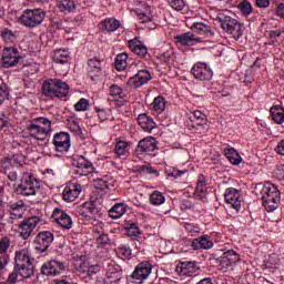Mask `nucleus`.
Wrapping results in <instances>:
<instances>
[{"label": "nucleus", "instance_id": "f257e3e1", "mask_svg": "<svg viewBox=\"0 0 284 284\" xmlns=\"http://www.w3.org/2000/svg\"><path fill=\"white\" fill-rule=\"evenodd\" d=\"M262 199V204L266 212H274L278 209V203H281V192L278 187L272 183L260 184L256 186Z\"/></svg>", "mask_w": 284, "mask_h": 284}, {"label": "nucleus", "instance_id": "f03ea898", "mask_svg": "<svg viewBox=\"0 0 284 284\" xmlns=\"http://www.w3.org/2000/svg\"><path fill=\"white\" fill-rule=\"evenodd\" d=\"M70 85L60 79H48L42 84V94L49 99H63L68 97Z\"/></svg>", "mask_w": 284, "mask_h": 284}, {"label": "nucleus", "instance_id": "7ed1b4c3", "mask_svg": "<svg viewBox=\"0 0 284 284\" xmlns=\"http://www.w3.org/2000/svg\"><path fill=\"white\" fill-rule=\"evenodd\" d=\"M217 21L221 23V28L232 34L235 41H239L243 37V23L236 18L229 16L227 13H219Z\"/></svg>", "mask_w": 284, "mask_h": 284}, {"label": "nucleus", "instance_id": "20e7f679", "mask_svg": "<svg viewBox=\"0 0 284 284\" xmlns=\"http://www.w3.org/2000/svg\"><path fill=\"white\" fill-rule=\"evenodd\" d=\"M45 20V10L43 9H27L20 17V23L26 28H37Z\"/></svg>", "mask_w": 284, "mask_h": 284}, {"label": "nucleus", "instance_id": "39448f33", "mask_svg": "<svg viewBox=\"0 0 284 284\" xmlns=\"http://www.w3.org/2000/svg\"><path fill=\"white\" fill-rule=\"evenodd\" d=\"M37 190H39V181L37 178L30 173H24L21 183L18 185V192H20L22 196H34Z\"/></svg>", "mask_w": 284, "mask_h": 284}, {"label": "nucleus", "instance_id": "423d86ee", "mask_svg": "<svg viewBox=\"0 0 284 284\" xmlns=\"http://www.w3.org/2000/svg\"><path fill=\"white\" fill-rule=\"evenodd\" d=\"M54 241V233L50 231H41L37 234L33 246L37 252L43 254V252H48V247L52 245Z\"/></svg>", "mask_w": 284, "mask_h": 284}, {"label": "nucleus", "instance_id": "0eeeda50", "mask_svg": "<svg viewBox=\"0 0 284 284\" xmlns=\"http://www.w3.org/2000/svg\"><path fill=\"white\" fill-rule=\"evenodd\" d=\"M73 174H79L80 176H88L94 172V166L92 163L83 156L77 155L73 158L72 162Z\"/></svg>", "mask_w": 284, "mask_h": 284}, {"label": "nucleus", "instance_id": "6e6552de", "mask_svg": "<svg viewBox=\"0 0 284 284\" xmlns=\"http://www.w3.org/2000/svg\"><path fill=\"white\" fill-rule=\"evenodd\" d=\"M191 73L197 81H212V77H214L212 68L205 62L195 63L191 69Z\"/></svg>", "mask_w": 284, "mask_h": 284}, {"label": "nucleus", "instance_id": "1a4fd4ad", "mask_svg": "<svg viewBox=\"0 0 284 284\" xmlns=\"http://www.w3.org/2000/svg\"><path fill=\"white\" fill-rule=\"evenodd\" d=\"M21 54L19 49L16 47H6L2 50V67L3 68H14L19 63Z\"/></svg>", "mask_w": 284, "mask_h": 284}, {"label": "nucleus", "instance_id": "9d476101", "mask_svg": "<svg viewBox=\"0 0 284 284\" xmlns=\"http://www.w3.org/2000/svg\"><path fill=\"white\" fill-rule=\"evenodd\" d=\"M52 143L55 148V152H70L71 141H70V133L61 131L53 135Z\"/></svg>", "mask_w": 284, "mask_h": 284}, {"label": "nucleus", "instance_id": "9b49d317", "mask_svg": "<svg viewBox=\"0 0 284 284\" xmlns=\"http://www.w3.org/2000/svg\"><path fill=\"white\" fill-rule=\"evenodd\" d=\"M39 223H41V217L39 216H31V217L24 219L19 225L20 236H22V239L24 240L30 239V236L32 235V232H34Z\"/></svg>", "mask_w": 284, "mask_h": 284}, {"label": "nucleus", "instance_id": "f8f14e48", "mask_svg": "<svg viewBox=\"0 0 284 284\" xmlns=\"http://www.w3.org/2000/svg\"><path fill=\"white\" fill-rule=\"evenodd\" d=\"M62 272H65V264L57 260L45 262L41 267L43 276H59Z\"/></svg>", "mask_w": 284, "mask_h": 284}, {"label": "nucleus", "instance_id": "ddd939ff", "mask_svg": "<svg viewBox=\"0 0 284 284\" xmlns=\"http://www.w3.org/2000/svg\"><path fill=\"white\" fill-rule=\"evenodd\" d=\"M152 274V265L150 262H141L135 266L131 277L136 283H143Z\"/></svg>", "mask_w": 284, "mask_h": 284}, {"label": "nucleus", "instance_id": "4468645a", "mask_svg": "<svg viewBox=\"0 0 284 284\" xmlns=\"http://www.w3.org/2000/svg\"><path fill=\"white\" fill-rule=\"evenodd\" d=\"M152 80V74L148 70H140L138 74L131 77L128 81V85L134 88L135 90L142 88Z\"/></svg>", "mask_w": 284, "mask_h": 284}, {"label": "nucleus", "instance_id": "2eb2a0df", "mask_svg": "<svg viewBox=\"0 0 284 284\" xmlns=\"http://www.w3.org/2000/svg\"><path fill=\"white\" fill-rule=\"evenodd\" d=\"M136 152L139 154H148L149 156H156V139L145 138L138 144Z\"/></svg>", "mask_w": 284, "mask_h": 284}, {"label": "nucleus", "instance_id": "dca6fc26", "mask_svg": "<svg viewBox=\"0 0 284 284\" xmlns=\"http://www.w3.org/2000/svg\"><path fill=\"white\" fill-rule=\"evenodd\" d=\"M75 270H82L83 273H87L88 276H94V274H99L101 267L99 265H89L88 262H85V256H78L74 257L73 263Z\"/></svg>", "mask_w": 284, "mask_h": 284}, {"label": "nucleus", "instance_id": "f3484780", "mask_svg": "<svg viewBox=\"0 0 284 284\" xmlns=\"http://www.w3.org/2000/svg\"><path fill=\"white\" fill-rule=\"evenodd\" d=\"M224 200L229 205H232L233 210L239 212L241 210V192L234 187H229L225 190Z\"/></svg>", "mask_w": 284, "mask_h": 284}, {"label": "nucleus", "instance_id": "a211bd4d", "mask_svg": "<svg viewBox=\"0 0 284 284\" xmlns=\"http://www.w3.org/2000/svg\"><path fill=\"white\" fill-rule=\"evenodd\" d=\"M51 216L55 221V223H58V225H60L64 230L72 229V217L63 212V210L59 207L54 209Z\"/></svg>", "mask_w": 284, "mask_h": 284}, {"label": "nucleus", "instance_id": "6ab92c4d", "mask_svg": "<svg viewBox=\"0 0 284 284\" xmlns=\"http://www.w3.org/2000/svg\"><path fill=\"white\" fill-rule=\"evenodd\" d=\"M194 197L202 203L207 202V180L205 175H199Z\"/></svg>", "mask_w": 284, "mask_h": 284}, {"label": "nucleus", "instance_id": "aec40b11", "mask_svg": "<svg viewBox=\"0 0 284 284\" xmlns=\"http://www.w3.org/2000/svg\"><path fill=\"white\" fill-rule=\"evenodd\" d=\"M199 270V263L196 261L180 262L176 266V272L182 276H192Z\"/></svg>", "mask_w": 284, "mask_h": 284}, {"label": "nucleus", "instance_id": "412c9836", "mask_svg": "<svg viewBox=\"0 0 284 284\" xmlns=\"http://www.w3.org/2000/svg\"><path fill=\"white\" fill-rule=\"evenodd\" d=\"M175 43L179 47L196 45V43H201V38L195 37L192 32H185L175 37Z\"/></svg>", "mask_w": 284, "mask_h": 284}, {"label": "nucleus", "instance_id": "4be33fe9", "mask_svg": "<svg viewBox=\"0 0 284 284\" xmlns=\"http://www.w3.org/2000/svg\"><path fill=\"white\" fill-rule=\"evenodd\" d=\"M192 250H212L214 242L210 240V235L204 234L197 239H193L191 243Z\"/></svg>", "mask_w": 284, "mask_h": 284}, {"label": "nucleus", "instance_id": "5701e85b", "mask_svg": "<svg viewBox=\"0 0 284 284\" xmlns=\"http://www.w3.org/2000/svg\"><path fill=\"white\" fill-rule=\"evenodd\" d=\"M129 48L133 54H136V57H140V59H144V57H148V47L143 44L139 40V38H134L132 40H129Z\"/></svg>", "mask_w": 284, "mask_h": 284}, {"label": "nucleus", "instance_id": "b1692460", "mask_svg": "<svg viewBox=\"0 0 284 284\" xmlns=\"http://www.w3.org/2000/svg\"><path fill=\"white\" fill-rule=\"evenodd\" d=\"M27 130L29 131L31 139H37L38 141H45L48 134H50L49 131L36 124L34 122H31Z\"/></svg>", "mask_w": 284, "mask_h": 284}, {"label": "nucleus", "instance_id": "393cba45", "mask_svg": "<svg viewBox=\"0 0 284 284\" xmlns=\"http://www.w3.org/2000/svg\"><path fill=\"white\" fill-rule=\"evenodd\" d=\"M106 278L109 283L118 284L121 278H123V272H121V267L115 266L114 264H109L106 268Z\"/></svg>", "mask_w": 284, "mask_h": 284}, {"label": "nucleus", "instance_id": "a878e982", "mask_svg": "<svg viewBox=\"0 0 284 284\" xmlns=\"http://www.w3.org/2000/svg\"><path fill=\"white\" fill-rule=\"evenodd\" d=\"M138 123L145 132H152V130L156 128V122H154V119L148 115V113H141L138 116Z\"/></svg>", "mask_w": 284, "mask_h": 284}, {"label": "nucleus", "instance_id": "bb28decb", "mask_svg": "<svg viewBox=\"0 0 284 284\" xmlns=\"http://www.w3.org/2000/svg\"><path fill=\"white\" fill-rule=\"evenodd\" d=\"M224 155L232 165H241V163L243 162V158L233 146L225 148Z\"/></svg>", "mask_w": 284, "mask_h": 284}, {"label": "nucleus", "instance_id": "cd10ccee", "mask_svg": "<svg viewBox=\"0 0 284 284\" xmlns=\"http://www.w3.org/2000/svg\"><path fill=\"white\" fill-rule=\"evenodd\" d=\"M100 28L105 32H116L121 28V22L115 18H106L100 22Z\"/></svg>", "mask_w": 284, "mask_h": 284}, {"label": "nucleus", "instance_id": "c85d7f7f", "mask_svg": "<svg viewBox=\"0 0 284 284\" xmlns=\"http://www.w3.org/2000/svg\"><path fill=\"white\" fill-rule=\"evenodd\" d=\"M271 119L277 125H283L284 123V109L281 105H275L271 108Z\"/></svg>", "mask_w": 284, "mask_h": 284}, {"label": "nucleus", "instance_id": "c756f323", "mask_svg": "<svg viewBox=\"0 0 284 284\" xmlns=\"http://www.w3.org/2000/svg\"><path fill=\"white\" fill-rule=\"evenodd\" d=\"M190 28L193 32H196L197 34H206L207 37L212 34V27H210V24H206L205 22H193Z\"/></svg>", "mask_w": 284, "mask_h": 284}, {"label": "nucleus", "instance_id": "7c9ffc66", "mask_svg": "<svg viewBox=\"0 0 284 284\" xmlns=\"http://www.w3.org/2000/svg\"><path fill=\"white\" fill-rule=\"evenodd\" d=\"M30 263H32V260L30 258V253L28 252V250L23 248L16 252V266H21Z\"/></svg>", "mask_w": 284, "mask_h": 284}, {"label": "nucleus", "instance_id": "2f4dec72", "mask_svg": "<svg viewBox=\"0 0 284 284\" xmlns=\"http://www.w3.org/2000/svg\"><path fill=\"white\" fill-rule=\"evenodd\" d=\"M16 268L19 276H21L22 278H30V276L34 274V266L32 265V263L18 265L16 266Z\"/></svg>", "mask_w": 284, "mask_h": 284}, {"label": "nucleus", "instance_id": "473e14b6", "mask_svg": "<svg viewBox=\"0 0 284 284\" xmlns=\"http://www.w3.org/2000/svg\"><path fill=\"white\" fill-rule=\"evenodd\" d=\"M128 61H130L128 53H119L115 58V70H118V72H123V70L128 68Z\"/></svg>", "mask_w": 284, "mask_h": 284}, {"label": "nucleus", "instance_id": "72a5a7b5", "mask_svg": "<svg viewBox=\"0 0 284 284\" xmlns=\"http://www.w3.org/2000/svg\"><path fill=\"white\" fill-rule=\"evenodd\" d=\"M181 225L189 236H199L201 234V226L196 223L182 222Z\"/></svg>", "mask_w": 284, "mask_h": 284}, {"label": "nucleus", "instance_id": "f704fd0d", "mask_svg": "<svg viewBox=\"0 0 284 284\" xmlns=\"http://www.w3.org/2000/svg\"><path fill=\"white\" fill-rule=\"evenodd\" d=\"M126 212L128 207L125 206V204L118 203L109 211V215L111 216V219H121V216H123V214H125Z\"/></svg>", "mask_w": 284, "mask_h": 284}, {"label": "nucleus", "instance_id": "c9c22d12", "mask_svg": "<svg viewBox=\"0 0 284 284\" xmlns=\"http://www.w3.org/2000/svg\"><path fill=\"white\" fill-rule=\"evenodd\" d=\"M9 207L11 210V215L14 216V219H23V210L26 207L23 202L10 203Z\"/></svg>", "mask_w": 284, "mask_h": 284}, {"label": "nucleus", "instance_id": "e433bc0d", "mask_svg": "<svg viewBox=\"0 0 284 284\" xmlns=\"http://www.w3.org/2000/svg\"><path fill=\"white\" fill-rule=\"evenodd\" d=\"M222 258L234 266L239 263V261H241V255H239V253H236L234 250H229L223 253Z\"/></svg>", "mask_w": 284, "mask_h": 284}, {"label": "nucleus", "instance_id": "4c0bfd02", "mask_svg": "<svg viewBox=\"0 0 284 284\" xmlns=\"http://www.w3.org/2000/svg\"><path fill=\"white\" fill-rule=\"evenodd\" d=\"M151 205L159 206L165 203V194L161 191H153L150 195Z\"/></svg>", "mask_w": 284, "mask_h": 284}, {"label": "nucleus", "instance_id": "58836bf2", "mask_svg": "<svg viewBox=\"0 0 284 284\" xmlns=\"http://www.w3.org/2000/svg\"><path fill=\"white\" fill-rule=\"evenodd\" d=\"M103 59L92 58L89 60V72H93V74H100L102 68Z\"/></svg>", "mask_w": 284, "mask_h": 284}, {"label": "nucleus", "instance_id": "ea45409f", "mask_svg": "<svg viewBox=\"0 0 284 284\" xmlns=\"http://www.w3.org/2000/svg\"><path fill=\"white\" fill-rule=\"evenodd\" d=\"M153 110L158 112V114H161V112L165 111V106L168 105V102L165 101V98L159 95L156 97L153 102L151 103Z\"/></svg>", "mask_w": 284, "mask_h": 284}, {"label": "nucleus", "instance_id": "a19ab883", "mask_svg": "<svg viewBox=\"0 0 284 284\" xmlns=\"http://www.w3.org/2000/svg\"><path fill=\"white\" fill-rule=\"evenodd\" d=\"M109 94L115 101H119V99H125V93L123 92V89L121 87H119L118 84H112L110 87Z\"/></svg>", "mask_w": 284, "mask_h": 284}, {"label": "nucleus", "instance_id": "79ce46f5", "mask_svg": "<svg viewBox=\"0 0 284 284\" xmlns=\"http://www.w3.org/2000/svg\"><path fill=\"white\" fill-rule=\"evenodd\" d=\"M31 123L43 128L47 132H52V122L48 118H36Z\"/></svg>", "mask_w": 284, "mask_h": 284}, {"label": "nucleus", "instance_id": "37998d69", "mask_svg": "<svg viewBox=\"0 0 284 284\" xmlns=\"http://www.w3.org/2000/svg\"><path fill=\"white\" fill-rule=\"evenodd\" d=\"M93 210L94 209L85 205L78 206L75 211V216H79L80 219H91Z\"/></svg>", "mask_w": 284, "mask_h": 284}, {"label": "nucleus", "instance_id": "c03bdc74", "mask_svg": "<svg viewBox=\"0 0 284 284\" xmlns=\"http://www.w3.org/2000/svg\"><path fill=\"white\" fill-rule=\"evenodd\" d=\"M116 254L120 258H122L123 261L130 258L132 256V248H130V246L125 245V244H121L118 248H116Z\"/></svg>", "mask_w": 284, "mask_h": 284}, {"label": "nucleus", "instance_id": "a18cd8bd", "mask_svg": "<svg viewBox=\"0 0 284 284\" xmlns=\"http://www.w3.org/2000/svg\"><path fill=\"white\" fill-rule=\"evenodd\" d=\"M57 7L60 10V12L70 14V12H72V0H59L57 2Z\"/></svg>", "mask_w": 284, "mask_h": 284}, {"label": "nucleus", "instance_id": "49530a36", "mask_svg": "<svg viewBox=\"0 0 284 284\" xmlns=\"http://www.w3.org/2000/svg\"><path fill=\"white\" fill-rule=\"evenodd\" d=\"M115 154H118V156H128V154H130V151L128 149V142H118L115 144Z\"/></svg>", "mask_w": 284, "mask_h": 284}, {"label": "nucleus", "instance_id": "de8ad7c7", "mask_svg": "<svg viewBox=\"0 0 284 284\" xmlns=\"http://www.w3.org/2000/svg\"><path fill=\"white\" fill-rule=\"evenodd\" d=\"M0 34L7 43H14V41H17V33L12 32L10 29H3Z\"/></svg>", "mask_w": 284, "mask_h": 284}, {"label": "nucleus", "instance_id": "09e8293b", "mask_svg": "<svg viewBox=\"0 0 284 284\" xmlns=\"http://www.w3.org/2000/svg\"><path fill=\"white\" fill-rule=\"evenodd\" d=\"M93 185L97 190H108L110 187V181L108 176L98 178L93 181Z\"/></svg>", "mask_w": 284, "mask_h": 284}, {"label": "nucleus", "instance_id": "8fccbe9b", "mask_svg": "<svg viewBox=\"0 0 284 284\" xmlns=\"http://www.w3.org/2000/svg\"><path fill=\"white\" fill-rule=\"evenodd\" d=\"M74 109L77 112H85L90 110V100L82 98L75 104Z\"/></svg>", "mask_w": 284, "mask_h": 284}, {"label": "nucleus", "instance_id": "3c124183", "mask_svg": "<svg viewBox=\"0 0 284 284\" xmlns=\"http://www.w3.org/2000/svg\"><path fill=\"white\" fill-rule=\"evenodd\" d=\"M170 8L172 10H176V12H181L185 8V0H166Z\"/></svg>", "mask_w": 284, "mask_h": 284}, {"label": "nucleus", "instance_id": "603ef678", "mask_svg": "<svg viewBox=\"0 0 284 284\" xmlns=\"http://www.w3.org/2000/svg\"><path fill=\"white\" fill-rule=\"evenodd\" d=\"M239 10L244 14L245 17H250L252 14V3L244 0L237 6Z\"/></svg>", "mask_w": 284, "mask_h": 284}, {"label": "nucleus", "instance_id": "864d4df0", "mask_svg": "<svg viewBox=\"0 0 284 284\" xmlns=\"http://www.w3.org/2000/svg\"><path fill=\"white\" fill-rule=\"evenodd\" d=\"M205 119H206L205 113L201 111H193L192 121H199L197 125H205Z\"/></svg>", "mask_w": 284, "mask_h": 284}, {"label": "nucleus", "instance_id": "5fc2aeb1", "mask_svg": "<svg viewBox=\"0 0 284 284\" xmlns=\"http://www.w3.org/2000/svg\"><path fill=\"white\" fill-rule=\"evenodd\" d=\"M10 250V237L3 236L0 239V254H8Z\"/></svg>", "mask_w": 284, "mask_h": 284}, {"label": "nucleus", "instance_id": "6e6d98bb", "mask_svg": "<svg viewBox=\"0 0 284 284\" xmlns=\"http://www.w3.org/2000/svg\"><path fill=\"white\" fill-rule=\"evenodd\" d=\"M55 63H68L70 61V57L65 51H58L54 57Z\"/></svg>", "mask_w": 284, "mask_h": 284}, {"label": "nucleus", "instance_id": "4d7b16f0", "mask_svg": "<svg viewBox=\"0 0 284 284\" xmlns=\"http://www.w3.org/2000/svg\"><path fill=\"white\" fill-rule=\"evenodd\" d=\"M128 236H140L141 230L134 223L130 224L126 229Z\"/></svg>", "mask_w": 284, "mask_h": 284}, {"label": "nucleus", "instance_id": "13d9d810", "mask_svg": "<svg viewBox=\"0 0 284 284\" xmlns=\"http://www.w3.org/2000/svg\"><path fill=\"white\" fill-rule=\"evenodd\" d=\"M10 97L8 92V87L6 84H0V105H3V102Z\"/></svg>", "mask_w": 284, "mask_h": 284}, {"label": "nucleus", "instance_id": "bf43d9fd", "mask_svg": "<svg viewBox=\"0 0 284 284\" xmlns=\"http://www.w3.org/2000/svg\"><path fill=\"white\" fill-rule=\"evenodd\" d=\"M220 267L222 272H230L232 267H234L227 260L223 258L222 256L220 257Z\"/></svg>", "mask_w": 284, "mask_h": 284}, {"label": "nucleus", "instance_id": "052dcab7", "mask_svg": "<svg viewBox=\"0 0 284 284\" xmlns=\"http://www.w3.org/2000/svg\"><path fill=\"white\" fill-rule=\"evenodd\" d=\"M0 168H3V170H10V168H12V159L10 156L2 158L0 160Z\"/></svg>", "mask_w": 284, "mask_h": 284}, {"label": "nucleus", "instance_id": "680f3d73", "mask_svg": "<svg viewBox=\"0 0 284 284\" xmlns=\"http://www.w3.org/2000/svg\"><path fill=\"white\" fill-rule=\"evenodd\" d=\"M62 199L64 201H67L68 203H70L72 201V189L70 187V185H67L63 190L62 193Z\"/></svg>", "mask_w": 284, "mask_h": 284}, {"label": "nucleus", "instance_id": "e2e57ef3", "mask_svg": "<svg viewBox=\"0 0 284 284\" xmlns=\"http://www.w3.org/2000/svg\"><path fill=\"white\" fill-rule=\"evenodd\" d=\"M138 171L143 172L144 174H154V172H156L150 164L139 165Z\"/></svg>", "mask_w": 284, "mask_h": 284}, {"label": "nucleus", "instance_id": "0e129e2a", "mask_svg": "<svg viewBox=\"0 0 284 284\" xmlns=\"http://www.w3.org/2000/svg\"><path fill=\"white\" fill-rule=\"evenodd\" d=\"M72 132L73 134H75V136H79V139H85V136L83 135V131L81 130V126L77 122H73L72 124Z\"/></svg>", "mask_w": 284, "mask_h": 284}, {"label": "nucleus", "instance_id": "69168bd1", "mask_svg": "<svg viewBox=\"0 0 284 284\" xmlns=\"http://www.w3.org/2000/svg\"><path fill=\"white\" fill-rule=\"evenodd\" d=\"M97 243L98 245H102V247H104V245H108V243H110V237L108 236V234L101 233L97 239Z\"/></svg>", "mask_w": 284, "mask_h": 284}, {"label": "nucleus", "instance_id": "338daca9", "mask_svg": "<svg viewBox=\"0 0 284 284\" xmlns=\"http://www.w3.org/2000/svg\"><path fill=\"white\" fill-rule=\"evenodd\" d=\"M81 192H83V186L79 183H75L72 190L73 199H79V196H81Z\"/></svg>", "mask_w": 284, "mask_h": 284}, {"label": "nucleus", "instance_id": "774afa93", "mask_svg": "<svg viewBox=\"0 0 284 284\" xmlns=\"http://www.w3.org/2000/svg\"><path fill=\"white\" fill-rule=\"evenodd\" d=\"M275 176H277L280 181L284 180V164L277 168L275 171Z\"/></svg>", "mask_w": 284, "mask_h": 284}]
</instances>
